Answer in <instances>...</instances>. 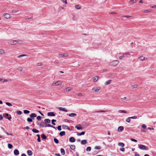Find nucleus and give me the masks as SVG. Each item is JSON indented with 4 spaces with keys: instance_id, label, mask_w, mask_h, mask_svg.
Listing matches in <instances>:
<instances>
[{
    "instance_id": "nucleus-35",
    "label": "nucleus",
    "mask_w": 156,
    "mask_h": 156,
    "mask_svg": "<svg viewBox=\"0 0 156 156\" xmlns=\"http://www.w3.org/2000/svg\"><path fill=\"white\" fill-rule=\"evenodd\" d=\"M75 7L77 9H80V6L79 5H75Z\"/></svg>"
},
{
    "instance_id": "nucleus-63",
    "label": "nucleus",
    "mask_w": 156,
    "mask_h": 156,
    "mask_svg": "<svg viewBox=\"0 0 156 156\" xmlns=\"http://www.w3.org/2000/svg\"><path fill=\"white\" fill-rule=\"evenodd\" d=\"M55 155L57 156H61L60 154L59 153H55Z\"/></svg>"
},
{
    "instance_id": "nucleus-12",
    "label": "nucleus",
    "mask_w": 156,
    "mask_h": 156,
    "mask_svg": "<svg viewBox=\"0 0 156 156\" xmlns=\"http://www.w3.org/2000/svg\"><path fill=\"white\" fill-rule=\"evenodd\" d=\"M75 128L78 130H82L83 129L82 127L80 125H78L75 126Z\"/></svg>"
},
{
    "instance_id": "nucleus-26",
    "label": "nucleus",
    "mask_w": 156,
    "mask_h": 156,
    "mask_svg": "<svg viewBox=\"0 0 156 156\" xmlns=\"http://www.w3.org/2000/svg\"><path fill=\"white\" fill-rule=\"evenodd\" d=\"M65 133H66L65 132V131H63L59 133V134L60 136H63L65 135Z\"/></svg>"
},
{
    "instance_id": "nucleus-37",
    "label": "nucleus",
    "mask_w": 156,
    "mask_h": 156,
    "mask_svg": "<svg viewBox=\"0 0 156 156\" xmlns=\"http://www.w3.org/2000/svg\"><path fill=\"white\" fill-rule=\"evenodd\" d=\"M76 114L74 113H72L69 115V116L70 117H73L74 116L76 115Z\"/></svg>"
},
{
    "instance_id": "nucleus-13",
    "label": "nucleus",
    "mask_w": 156,
    "mask_h": 156,
    "mask_svg": "<svg viewBox=\"0 0 156 156\" xmlns=\"http://www.w3.org/2000/svg\"><path fill=\"white\" fill-rule=\"evenodd\" d=\"M87 143V140H82L81 142V144L82 145H85Z\"/></svg>"
},
{
    "instance_id": "nucleus-5",
    "label": "nucleus",
    "mask_w": 156,
    "mask_h": 156,
    "mask_svg": "<svg viewBox=\"0 0 156 156\" xmlns=\"http://www.w3.org/2000/svg\"><path fill=\"white\" fill-rule=\"evenodd\" d=\"M3 16L6 19H9L10 17V15L8 13H4Z\"/></svg>"
},
{
    "instance_id": "nucleus-42",
    "label": "nucleus",
    "mask_w": 156,
    "mask_h": 156,
    "mask_svg": "<svg viewBox=\"0 0 156 156\" xmlns=\"http://www.w3.org/2000/svg\"><path fill=\"white\" fill-rule=\"evenodd\" d=\"M17 114L18 115H21L22 112L20 111H16Z\"/></svg>"
},
{
    "instance_id": "nucleus-33",
    "label": "nucleus",
    "mask_w": 156,
    "mask_h": 156,
    "mask_svg": "<svg viewBox=\"0 0 156 156\" xmlns=\"http://www.w3.org/2000/svg\"><path fill=\"white\" fill-rule=\"evenodd\" d=\"M8 147L10 149H12L13 147V146L12 145V144H8Z\"/></svg>"
},
{
    "instance_id": "nucleus-29",
    "label": "nucleus",
    "mask_w": 156,
    "mask_h": 156,
    "mask_svg": "<svg viewBox=\"0 0 156 156\" xmlns=\"http://www.w3.org/2000/svg\"><path fill=\"white\" fill-rule=\"evenodd\" d=\"M151 9H146L144 11V12L145 13H149L150 12H151Z\"/></svg>"
},
{
    "instance_id": "nucleus-27",
    "label": "nucleus",
    "mask_w": 156,
    "mask_h": 156,
    "mask_svg": "<svg viewBox=\"0 0 156 156\" xmlns=\"http://www.w3.org/2000/svg\"><path fill=\"white\" fill-rule=\"evenodd\" d=\"M41 138L44 140L46 139L47 138L46 136L44 134H42L41 135Z\"/></svg>"
},
{
    "instance_id": "nucleus-19",
    "label": "nucleus",
    "mask_w": 156,
    "mask_h": 156,
    "mask_svg": "<svg viewBox=\"0 0 156 156\" xmlns=\"http://www.w3.org/2000/svg\"><path fill=\"white\" fill-rule=\"evenodd\" d=\"M44 122L45 123H50L51 122V120L49 119H45L44 120Z\"/></svg>"
},
{
    "instance_id": "nucleus-9",
    "label": "nucleus",
    "mask_w": 156,
    "mask_h": 156,
    "mask_svg": "<svg viewBox=\"0 0 156 156\" xmlns=\"http://www.w3.org/2000/svg\"><path fill=\"white\" fill-rule=\"evenodd\" d=\"M47 114L48 116H54L55 115L54 112H48Z\"/></svg>"
},
{
    "instance_id": "nucleus-31",
    "label": "nucleus",
    "mask_w": 156,
    "mask_h": 156,
    "mask_svg": "<svg viewBox=\"0 0 156 156\" xmlns=\"http://www.w3.org/2000/svg\"><path fill=\"white\" fill-rule=\"evenodd\" d=\"M56 120L55 119H53L51 120V123L53 125H56L55 123V122H56Z\"/></svg>"
},
{
    "instance_id": "nucleus-11",
    "label": "nucleus",
    "mask_w": 156,
    "mask_h": 156,
    "mask_svg": "<svg viewBox=\"0 0 156 156\" xmlns=\"http://www.w3.org/2000/svg\"><path fill=\"white\" fill-rule=\"evenodd\" d=\"M14 154L15 155H17L19 154V152L17 149H16L14 151Z\"/></svg>"
},
{
    "instance_id": "nucleus-52",
    "label": "nucleus",
    "mask_w": 156,
    "mask_h": 156,
    "mask_svg": "<svg viewBox=\"0 0 156 156\" xmlns=\"http://www.w3.org/2000/svg\"><path fill=\"white\" fill-rule=\"evenodd\" d=\"M132 86L133 88H136L138 87V85L136 84H135V85H133Z\"/></svg>"
},
{
    "instance_id": "nucleus-2",
    "label": "nucleus",
    "mask_w": 156,
    "mask_h": 156,
    "mask_svg": "<svg viewBox=\"0 0 156 156\" xmlns=\"http://www.w3.org/2000/svg\"><path fill=\"white\" fill-rule=\"evenodd\" d=\"M119 63V62L118 60H115L110 62L109 64V65L110 66H115L118 65Z\"/></svg>"
},
{
    "instance_id": "nucleus-20",
    "label": "nucleus",
    "mask_w": 156,
    "mask_h": 156,
    "mask_svg": "<svg viewBox=\"0 0 156 156\" xmlns=\"http://www.w3.org/2000/svg\"><path fill=\"white\" fill-rule=\"evenodd\" d=\"M62 155H64L65 154V150L62 148H61L60 149Z\"/></svg>"
},
{
    "instance_id": "nucleus-51",
    "label": "nucleus",
    "mask_w": 156,
    "mask_h": 156,
    "mask_svg": "<svg viewBox=\"0 0 156 156\" xmlns=\"http://www.w3.org/2000/svg\"><path fill=\"white\" fill-rule=\"evenodd\" d=\"M17 69L20 71H22L23 68L22 67H19L17 68Z\"/></svg>"
},
{
    "instance_id": "nucleus-15",
    "label": "nucleus",
    "mask_w": 156,
    "mask_h": 156,
    "mask_svg": "<svg viewBox=\"0 0 156 156\" xmlns=\"http://www.w3.org/2000/svg\"><path fill=\"white\" fill-rule=\"evenodd\" d=\"M30 118L32 119V118L36 117L37 115L35 113H33L30 115Z\"/></svg>"
},
{
    "instance_id": "nucleus-40",
    "label": "nucleus",
    "mask_w": 156,
    "mask_h": 156,
    "mask_svg": "<svg viewBox=\"0 0 156 156\" xmlns=\"http://www.w3.org/2000/svg\"><path fill=\"white\" fill-rule=\"evenodd\" d=\"M60 55L62 57H67L68 56V55L67 54H62Z\"/></svg>"
},
{
    "instance_id": "nucleus-18",
    "label": "nucleus",
    "mask_w": 156,
    "mask_h": 156,
    "mask_svg": "<svg viewBox=\"0 0 156 156\" xmlns=\"http://www.w3.org/2000/svg\"><path fill=\"white\" fill-rule=\"evenodd\" d=\"M52 127L55 129V126H51V125L50 124H46L45 127Z\"/></svg>"
},
{
    "instance_id": "nucleus-53",
    "label": "nucleus",
    "mask_w": 156,
    "mask_h": 156,
    "mask_svg": "<svg viewBox=\"0 0 156 156\" xmlns=\"http://www.w3.org/2000/svg\"><path fill=\"white\" fill-rule=\"evenodd\" d=\"M57 129L58 130L61 131L62 129L61 126H58L57 127Z\"/></svg>"
},
{
    "instance_id": "nucleus-43",
    "label": "nucleus",
    "mask_w": 156,
    "mask_h": 156,
    "mask_svg": "<svg viewBox=\"0 0 156 156\" xmlns=\"http://www.w3.org/2000/svg\"><path fill=\"white\" fill-rule=\"evenodd\" d=\"M130 117L128 118L126 120V122H128L130 123Z\"/></svg>"
},
{
    "instance_id": "nucleus-34",
    "label": "nucleus",
    "mask_w": 156,
    "mask_h": 156,
    "mask_svg": "<svg viewBox=\"0 0 156 156\" xmlns=\"http://www.w3.org/2000/svg\"><path fill=\"white\" fill-rule=\"evenodd\" d=\"M54 140L55 143L56 144H58L59 143L58 140L56 138H54Z\"/></svg>"
},
{
    "instance_id": "nucleus-54",
    "label": "nucleus",
    "mask_w": 156,
    "mask_h": 156,
    "mask_svg": "<svg viewBox=\"0 0 156 156\" xmlns=\"http://www.w3.org/2000/svg\"><path fill=\"white\" fill-rule=\"evenodd\" d=\"M37 119L38 120H41V117L40 116H38L37 117Z\"/></svg>"
},
{
    "instance_id": "nucleus-25",
    "label": "nucleus",
    "mask_w": 156,
    "mask_h": 156,
    "mask_svg": "<svg viewBox=\"0 0 156 156\" xmlns=\"http://www.w3.org/2000/svg\"><path fill=\"white\" fill-rule=\"evenodd\" d=\"M112 81L111 80H109L107 81L105 83V85H107L110 84Z\"/></svg>"
},
{
    "instance_id": "nucleus-62",
    "label": "nucleus",
    "mask_w": 156,
    "mask_h": 156,
    "mask_svg": "<svg viewBox=\"0 0 156 156\" xmlns=\"http://www.w3.org/2000/svg\"><path fill=\"white\" fill-rule=\"evenodd\" d=\"M37 140L39 142H41L40 137H38V138H37Z\"/></svg>"
},
{
    "instance_id": "nucleus-28",
    "label": "nucleus",
    "mask_w": 156,
    "mask_h": 156,
    "mask_svg": "<svg viewBox=\"0 0 156 156\" xmlns=\"http://www.w3.org/2000/svg\"><path fill=\"white\" fill-rule=\"evenodd\" d=\"M32 131L34 133H38L39 132V131L38 130L35 129H33Z\"/></svg>"
},
{
    "instance_id": "nucleus-59",
    "label": "nucleus",
    "mask_w": 156,
    "mask_h": 156,
    "mask_svg": "<svg viewBox=\"0 0 156 156\" xmlns=\"http://www.w3.org/2000/svg\"><path fill=\"white\" fill-rule=\"evenodd\" d=\"M142 127L144 129H145L146 128V126L145 124L142 125Z\"/></svg>"
},
{
    "instance_id": "nucleus-45",
    "label": "nucleus",
    "mask_w": 156,
    "mask_h": 156,
    "mask_svg": "<svg viewBox=\"0 0 156 156\" xmlns=\"http://www.w3.org/2000/svg\"><path fill=\"white\" fill-rule=\"evenodd\" d=\"M24 114H28L30 113V111L28 110H25L23 111Z\"/></svg>"
},
{
    "instance_id": "nucleus-60",
    "label": "nucleus",
    "mask_w": 156,
    "mask_h": 156,
    "mask_svg": "<svg viewBox=\"0 0 156 156\" xmlns=\"http://www.w3.org/2000/svg\"><path fill=\"white\" fill-rule=\"evenodd\" d=\"M42 65V63H37V66H41Z\"/></svg>"
},
{
    "instance_id": "nucleus-47",
    "label": "nucleus",
    "mask_w": 156,
    "mask_h": 156,
    "mask_svg": "<svg viewBox=\"0 0 156 156\" xmlns=\"http://www.w3.org/2000/svg\"><path fill=\"white\" fill-rule=\"evenodd\" d=\"M5 104H6V105H7L8 106H12V104H11V103H9V102H6Z\"/></svg>"
},
{
    "instance_id": "nucleus-6",
    "label": "nucleus",
    "mask_w": 156,
    "mask_h": 156,
    "mask_svg": "<svg viewBox=\"0 0 156 156\" xmlns=\"http://www.w3.org/2000/svg\"><path fill=\"white\" fill-rule=\"evenodd\" d=\"M139 148H140V149H142V150H146L145 146L142 144L140 145Z\"/></svg>"
},
{
    "instance_id": "nucleus-58",
    "label": "nucleus",
    "mask_w": 156,
    "mask_h": 156,
    "mask_svg": "<svg viewBox=\"0 0 156 156\" xmlns=\"http://www.w3.org/2000/svg\"><path fill=\"white\" fill-rule=\"evenodd\" d=\"M61 1L65 3L66 4H67L66 0H61Z\"/></svg>"
},
{
    "instance_id": "nucleus-56",
    "label": "nucleus",
    "mask_w": 156,
    "mask_h": 156,
    "mask_svg": "<svg viewBox=\"0 0 156 156\" xmlns=\"http://www.w3.org/2000/svg\"><path fill=\"white\" fill-rule=\"evenodd\" d=\"M123 55H130V54L129 53V52H126V53H124L122 54Z\"/></svg>"
},
{
    "instance_id": "nucleus-21",
    "label": "nucleus",
    "mask_w": 156,
    "mask_h": 156,
    "mask_svg": "<svg viewBox=\"0 0 156 156\" xmlns=\"http://www.w3.org/2000/svg\"><path fill=\"white\" fill-rule=\"evenodd\" d=\"M107 111H106L101 110V111H95L93 112L94 113H99V112H106Z\"/></svg>"
},
{
    "instance_id": "nucleus-44",
    "label": "nucleus",
    "mask_w": 156,
    "mask_h": 156,
    "mask_svg": "<svg viewBox=\"0 0 156 156\" xmlns=\"http://www.w3.org/2000/svg\"><path fill=\"white\" fill-rule=\"evenodd\" d=\"M108 140L109 142H110L112 141L113 140L112 138L110 137H108Z\"/></svg>"
},
{
    "instance_id": "nucleus-32",
    "label": "nucleus",
    "mask_w": 156,
    "mask_h": 156,
    "mask_svg": "<svg viewBox=\"0 0 156 156\" xmlns=\"http://www.w3.org/2000/svg\"><path fill=\"white\" fill-rule=\"evenodd\" d=\"M139 59L141 61H143L145 59V57L143 56H141L139 58Z\"/></svg>"
},
{
    "instance_id": "nucleus-57",
    "label": "nucleus",
    "mask_w": 156,
    "mask_h": 156,
    "mask_svg": "<svg viewBox=\"0 0 156 156\" xmlns=\"http://www.w3.org/2000/svg\"><path fill=\"white\" fill-rule=\"evenodd\" d=\"M131 140L132 141H134V142H137V141L136 140H135V139H133V138H131Z\"/></svg>"
},
{
    "instance_id": "nucleus-24",
    "label": "nucleus",
    "mask_w": 156,
    "mask_h": 156,
    "mask_svg": "<svg viewBox=\"0 0 156 156\" xmlns=\"http://www.w3.org/2000/svg\"><path fill=\"white\" fill-rule=\"evenodd\" d=\"M62 127L63 129H66L68 130H70V128L69 127L67 126L66 125H63L62 126Z\"/></svg>"
},
{
    "instance_id": "nucleus-7",
    "label": "nucleus",
    "mask_w": 156,
    "mask_h": 156,
    "mask_svg": "<svg viewBox=\"0 0 156 156\" xmlns=\"http://www.w3.org/2000/svg\"><path fill=\"white\" fill-rule=\"evenodd\" d=\"M123 129L124 127L122 126H120L118 127V130L119 132H121Z\"/></svg>"
},
{
    "instance_id": "nucleus-46",
    "label": "nucleus",
    "mask_w": 156,
    "mask_h": 156,
    "mask_svg": "<svg viewBox=\"0 0 156 156\" xmlns=\"http://www.w3.org/2000/svg\"><path fill=\"white\" fill-rule=\"evenodd\" d=\"M86 150L87 151H90L91 150V148L90 147H88Z\"/></svg>"
},
{
    "instance_id": "nucleus-10",
    "label": "nucleus",
    "mask_w": 156,
    "mask_h": 156,
    "mask_svg": "<svg viewBox=\"0 0 156 156\" xmlns=\"http://www.w3.org/2000/svg\"><path fill=\"white\" fill-rule=\"evenodd\" d=\"M99 77L98 76H95L93 78V80L94 82H96L98 79Z\"/></svg>"
},
{
    "instance_id": "nucleus-30",
    "label": "nucleus",
    "mask_w": 156,
    "mask_h": 156,
    "mask_svg": "<svg viewBox=\"0 0 156 156\" xmlns=\"http://www.w3.org/2000/svg\"><path fill=\"white\" fill-rule=\"evenodd\" d=\"M120 113H127V112L125 110H119L118 111Z\"/></svg>"
},
{
    "instance_id": "nucleus-41",
    "label": "nucleus",
    "mask_w": 156,
    "mask_h": 156,
    "mask_svg": "<svg viewBox=\"0 0 156 156\" xmlns=\"http://www.w3.org/2000/svg\"><path fill=\"white\" fill-rule=\"evenodd\" d=\"M26 56V55L24 54H22V55H18L17 56V57L18 58H21V57H24V56Z\"/></svg>"
},
{
    "instance_id": "nucleus-38",
    "label": "nucleus",
    "mask_w": 156,
    "mask_h": 156,
    "mask_svg": "<svg viewBox=\"0 0 156 156\" xmlns=\"http://www.w3.org/2000/svg\"><path fill=\"white\" fill-rule=\"evenodd\" d=\"M27 120L29 122H32L33 121L32 119L30 118H28L27 119Z\"/></svg>"
},
{
    "instance_id": "nucleus-61",
    "label": "nucleus",
    "mask_w": 156,
    "mask_h": 156,
    "mask_svg": "<svg viewBox=\"0 0 156 156\" xmlns=\"http://www.w3.org/2000/svg\"><path fill=\"white\" fill-rule=\"evenodd\" d=\"M1 128L4 133L6 131L5 129L3 127H1Z\"/></svg>"
},
{
    "instance_id": "nucleus-36",
    "label": "nucleus",
    "mask_w": 156,
    "mask_h": 156,
    "mask_svg": "<svg viewBox=\"0 0 156 156\" xmlns=\"http://www.w3.org/2000/svg\"><path fill=\"white\" fill-rule=\"evenodd\" d=\"M118 145L119 146H121L122 147H123L124 146V144L123 143L121 142L119 143L118 144Z\"/></svg>"
},
{
    "instance_id": "nucleus-14",
    "label": "nucleus",
    "mask_w": 156,
    "mask_h": 156,
    "mask_svg": "<svg viewBox=\"0 0 156 156\" xmlns=\"http://www.w3.org/2000/svg\"><path fill=\"white\" fill-rule=\"evenodd\" d=\"M58 109L60 111H62L65 112H67V110L65 108L62 107H59Z\"/></svg>"
},
{
    "instance_id": "nucleus-49",
    "label": "nucleus",
    "mask_w": 156,
    "mask_h": 156,
    "mask_svg": "<svg viewBox=\"0 0 156 156\" xmlns=\"http://www.w3.org/2000/svg\"><path fill=\"white\" fill-rule=\"evenodd\" d=\"M136 0H131L130 1V3L133 4V3L135 2Z\"/></svg>"
},
{
    "instance_id": "nucleus-1",
    "label": "nucleus",
    "mask_w": 156,
    "mask_h": 156,
    "mask_svg": "<svg viewBox=\"0 0 156 156\" xmlns=\"http://www.w3.org/2000/svg\"><path fill=\"white\" fill-rule=\"evenodd\" d=\"M23 42L22 40H11L8 42V43L11 45H15L16 44H21Z\"/></svg>"
},
{
    "instance_id": "nucleus-48",
    "label": "nucleus",
    "mask_w": 156,
    "mask_h": 156,
    "mask_svg": "<svg viewBox=\"0 0 156 156\" xmlns=\"http://www.w3.org/2000/svg\"><path fill=\"white\" fill-rule=\"evenodd\" d=\"M5 53V52L4 51L3 49H1L0 50V54L2 55V54L4 53Z\"/></svg>"
},
{
    "instance_id": "nucleus-64",
    "label": "nucleus",
    "mask_w": 156,
    "mask_h": 156,
    "mask_svg": "<svg viewBox=\"0 0 156 156\" xmlns=\"http://www.w3.org/2000/svg\"><path fill=\"white\" fill-rule=\"evenodd\" d=\"M124 57V55L120 56L119 57V58L120 59H122V58H123Z\"/></svg>"
},
{
    "instance_id": "nucleus-50",
    "label": "nucleus",
    "mask_w": 156,
    "mask_h": 156,
    "mask_svg": "<svg viewBox=\"0 0 156 156\" xmlns=\"http://www.w3.org/2000/svg\"><path fill=\"white\" fill-rule=\"evenodd\" d=\"M71 90V87H68L66 88V91H70Z\"/></svg>"
},
{
    "instance_id": "nucleus-55",
    "label": "nucleus",
    "mask_w": 156,
    "mask_h": 156,
    "mask_svg": "<svg viewBox=\"0 0 156 156\" xmlns=\"http://www.w3.org/2000/svg\"><path fill=\"white\" fill-rule=\"evenodd\" d=\"M130 119H137V117L136 116H133L131 117H130Z\"/></svg>"
},
{
    "instance_id": "nucleus-17",
    "label": "nucleus",
    "mask_w": 156,
    "mask_h": 156,
    "mask_svg": "<svg viewBox=\"0 0 156 156\" xmlns=\"http://www.w3.org/2000/svg\"><path fill=\"white\" fill-rule=\"evenodd\" d=\"M27 153L28 155L31 156L33 154L32 152L30 150H28L27 151Z\"/></svg>"
},
{
    "instance_id": "nucleus-8",
    "label": "nucleus",
    "mask_w": 156,
    "mask_h": 156,
    "mask_svg": "<svg viewBox=\"0 0 156 156\" xmlns=\"http://www.w3.org/2000/svg\"><path fill=\"white\" fill-rule=\"evenodd\" d=\"M69 141L70 142H74L75 141V139L73 137H71L69 138Z\"/></svg>"
},
{
    "instance_id": "nucleus-23",
    "label": "nucleus",
    "mask_w": 156,
    "mask_h": 156,
    "mask_svg": "<svg viewBox=\"0 0 156 156\" xmlns=\"http://www.w3.org/2000/svg\"><path fill=\"white\" fill-rule=\"evenodd\" d=\"M85 132L83 131V132H81L80 133H77V135L78 136H81V135H84L85 134Z\"/></svg>"
},
{
    "instance_id": "nucleus-4",
    "label": "nucleus",
    "mask_w": 156,
    "mask_h": 156,
    "mask_svg": "<svg viewBox=\"0 0 156 156\" xmlns=\"http://www.w3.org/2000/svg\"><path fill=\"white\" fill-rule=\"evenodd\" d=\"M45 123L43 121H41L39 124L40 127L42 128L45 127L46 125Z\"/></svg>"
},
{
    "instance_id": "nucleus-39",
    "label": "nucleus",
    "mask_w": 156,
    "mask_h": 156,
    "mask_svg": "<svg viewBox=\"0 0 156 156\" xmlns=\"http://www.w3.org/2000/svg\"><path fill=\"white\" fill-rule=\"evenodd\" d=\"M94 149L96 150H99L101 149V147L100 146H96L94 147Z\"/></svg>"
},
{
    "instance_id": "nucleus-16",
    "label": "nucleus",
    "mask_w": 156,
    "mask_h": 156,
    "mask_svg": "<svg viewBox=\"0 0 156 156\" xmlns=\"http://www.w3.org/2000/svg\"><path fill=\"white\" fill-rule=\"evenodd\" d=\"M100 89V87H98L95 88H93L92 89V90H94L95 91L97 92Z\"/></svg>"
},
{
    "instance_id": "nucleus-22",
    "label": "nucleus",
    "mask_w": 156,
    "mask_h": 156,
    "mask_svg": "<svg viewBox=\"0 0 156 156\" xmlns=\"http://www.w3.org/2000/svg\"><path fill=\"white\" fill-rule=\"evenodd\" d=\"M70 148L72 150H74L75 149V146L74 145H71L70 146Z\"/></svg>"
},
{
    "instance_id": "nucleus-3",
    "label": "nucleus",
    "mask_w": 156,
    "mask_h": 156,
    "mask_svg": "<svg viewBox=\"0 0 156 156\" xmlns=\"http://www.w3.org/2000/svg\"><path fill=\"white\" fill-rule=\"evenodd\" d=\"M61 82L60 81H58L56 82H54L52 84L53 86H58L59 84H61Z\"/></svg>"
}]
</instances>
